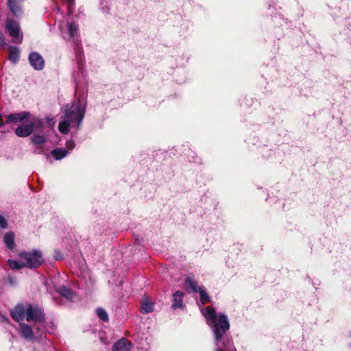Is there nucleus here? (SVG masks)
I'll use <instances>...</instances> for the list:
<instances>
[{
	"instance_id": "obj_19",
	"label": "nucleus",
	"mask_w": 351,
	"mask_h": 351,
	"mask_svg": "<svg viewBox=\"0 0 351 351\" xmlns=\"http://www.w3.org/2000/svg\"><path fill=\"white\" fill-rule=\"evenodd\" d=\"M70 125L71 123L69 121H66L65 119L60 121L58 124V130L60 132L64 134H68L70 130Z\"/></svg>"
},
{
	"instance_id": "obj_5",
	"label": "nucleus",
	"mask_w": 351,
	"mask_h": 351,
	"mask_svg": "<svg viewBox=\"0 0 351 351\" xmlns=\"http://www.w3.org/2000/svg\"><path fill=\"white\" fill-rule=\"evenodd\" d=\"M5 28L10 36L12 37L13 43H21L22 42L23 36H20V27L16 21L7 19L5 21Z\"/></svg>"
},
{
	"instance_id": "obj_14",
	"label": "nucleus",
	"mask_w": 351,
	"mask_h": 351,
	"mask_svg": "<svg viewBox=\"0 0 351 351\" xmlns=\"http://www.w3.org/2000/svg\"><path fill=\"white\" fill-rule=\"evenodd\" d=\"M184 293L182 291H177L173 294V302L171 305L172 308L176 309L183 306L182 298Z\"/></svg>"
},
{
	"instance_id": "obj_28",
	"label": "nucleus",
	"mask_w": 351,
	"mask_h": 351,
	"mask_svg": "<svg viewBox=\"0 0 351 351\" xmlns=\"http://www.w3.org/2000/svg\"><path fill=\"white\" fill-rule=\"evenodd\" d=\"M8 226V223L5 219L0 215V227L2 228H5Z\"/></svg>"
},
{
	"instance_id": "obj_7",
	"label": "nucleus",
	"mask_w": 351,
	"mask_h": 351,
	"mask_svg": "<svg viewBox=\"0 0 351 351\" xmlns=\"http://www.w3.org/2000/svg\"><path fill=\"white\" fill-rule=\"evenodd\" d=\"M84 112L85 111H65L66 114L64 118L69 121L71 124L76 123L77 126L79 127L84 117Z\"/></svg>"
},
{
	"instance_id": "obj_10",
	"label": "nucleus",
	"mask_w": 351,
	"mask_h": 351,
	"mask_svg": "<svg viewBox=\"0 0 351 351\" xmlns=\"http://www.w3.org/2000/svg\"><path fill=\"white\" fill-rule=\"evenodd\" d=\"M21 333L23 337L26 339L33 340L35 337L32 327L25 323L20 324Z\"/></svg>"
},
{
	"instance_id": "obj_11",
	"label": "nucleus",
	"mask_w": 351,
	"mask_h": 351,
	"mask_svg": "<svg viewBox=\"0 0 351 351\" xmlns=\"http://www.w3.org/2000/svg\"><path fill=\"white\" fill-rule=\"evenodd\" d=\"M184 285H185L186 291L189 293H197L199 291V288H202L201 287L198 286V283L195 280H194L190 277H187L185 279Z\"/></svg>"
},
{
	"instance_id": "obj_25",
	"label": "nucleus",
	"mask_w": 351,
	"mask_h": 351,
	"mask_svg": "<svg viewBox=\"0 0 351 351\" xmlns=\"http://www.w3.org/2000/svg\"><path fill=\"white\" fill-rule=\"evenodd\" d=\"M77 27L74 23H68V31L71 37H74L77 34Z\"/></svg>"
},
{
	"instance_id": "obj_29",
	"label": "nucleus",
	"mask_w": 351,
	"mask_h": 351,
	"mask_svg": "<svg viewBox=\"0 0 351 351\" xmlns=\"http://www.w3.org/2000/svg\"><path fill=\"white\" fill-rule=\"evenodd\" d=\"M226 351H237V350L235 349V348H234L232 343L229 341L228 348V350H226Z\"/></svg>"
},
{
	"instance_id": "obj_27",
	"label": "nucleus",
	"mask_w": 351,
	"mask_h": 351,
	"mask_svg": "<svg viewBox=\"0 0 351 351\" xmlns=\"http://www.w3.org/2000/svg\"><path fill=\"white\" fill-rule=\"evenodd\" d=\"M75 143L74 141L69 140L66 143V147L67 148V150H72L75 147Z\"/></svg>"
},
{
	"instance_id": "obj_31",
	"label": "nucleus",
	"mask_w": 351,
	"mask_h": 351,
	"mask_svg": "<svg viewBox=\"0 0 351 351\" xmlns=\"http://www.w3.org/2000/svg\"><path fill=\"white\" fill-rule=\"evenodd\" d=\"M3 125V119H2V116L0 114V127H1Z\"/></svg>"
},
{
	"instance_id": "obj_2",
	"label": "nucleus",
	"mask_w": 351,
	"mask_h": 351,
	"mask_svg": "<svg viewBox=\"0 0 351 351\" xmlns=\"http://www.w3.org/2000/svg\"><path fill=\"white\" fill-rule=\"evenodd\" d=\"M206 323L210 326L215 335V339L219 343L220 339H224V334L230 329V323L227 315L223 313H219L218 315L213 306L205 307L202 311Z\"/></svg>"
},
{
	"instance_id": "obj_3",
	"label": "nucleus",
	"mask_w": 351,
	"mask_h": 351,
	"mask_svg": "<svg viewBox=\"0 0 351 351\" xmlns=\"http://www.w3.org/2000/svg\"><path fill=\"white\" fill-rule=\"evenodd\" d=\"M19 256L21 261L24 262L25 267L29 269H36L44 262L42 253L38 250L23 251L19 253Z\"/></svg>"
},
{
	"instance_id": "obj_9",
	"label": "nucleus",
	"mask_w": 351,
	"mask_h": 351,
	"mask_svg": "<svg viewBox=\"0 0 351 351\" xmlns=\"http://www.w3.org/2000/svg\"><path fill=\"white\" fill-rule=\"evenodd\" d=\"M132 343L126 338H121L112 346V351H130Z\"/></svg>"
},
{
	"instance_id": "obj_1",
	"label": "nucleus",
	"mask_w": 351,
	"mask_h": 351,
	"mask_svg": "<svg viewBox=\"0 0 351 351\" xmlns=\"http://www.w3.org/2000/svg\"><path fill=\"white\" fill-rule=\"evenodd\" d=\"M8 122H22L15 130V134L19 137H27L34 130L42 131L44 126L40 118L30 117L29 112L10 114Z\"/></svg>"
},
{
	"instance_id": "obj_6",
	"label": "nucleus",
	"mask_w": 351,
	"mask_h": 351,
	"mask_svg": "<svg viewBox=\"0 0 351 351\" xmlns=\"http://www.w3.org/2000/svg\"><path fill=\"white\" fill-rule=\"evenodd\" d=\"M26 311H27V306L25 308L23 304H19L10 311V315L15 322H19L26 317Z\"/></svg>"
},
{
	"instance_id": "obj_26",
	"label": "nucleus",
	"mask_w": 351,
	"mask_h": 351,
	"mask_svg": "<svg viewBox=\"0 0 351 351\" xmlns=\"http://www.w3.org/2000/svg\"><path fill=\"white\" fill-rule=\"evenodd\" d=\"M66 4L68 13L71 14L73 12V8L75 5V0H64Z\"/></svg>"
},
{
	"instance_id": "obj_23",
	"label": "nucleus",
	"mask_w": 351,
	"mask_h": 351,
	"mask_svg": "<svg viewBox=\"0 0 351 351\" xmlns=\"http://www.w3.org/2000/svg\"><path fill=\"white\" fill-rule=\"evenodd\" d=\"M216 341V346H217V348L215 350V351H226L228 348V343L229 341L226 340L224 339H220L219 343H217V341Z\"/></svg>"
},
{
	"instance_id": "obj_17",
	"label": "nucleus",
	"mask_w": 351,
	"mask_h": 351,
	"mask_svg": "<svg viewBox=\"0 0 351 351\" xmlns=\"http://www.w3.org/2000/svg\"><path fill=\"white\" fill-rule=\"evenodd\" d=\"M68 152L69 151L66 149L56 148L52 150L51 154L56 160H61L67 155Z\"/></svg>"
},
{
	"instance_id": "obj_18",
	"label": "nucleus",
	"mask_w": 351,
	"mask_h": 351,
	"mask_svg": "<svg viewBox=\"0 0 351 351\" xmlns=\"http://www.w3.org/2000/svg\"><path fill=\"white\" fill-rule=\"evenodd\" d=\"M154 311V304L148 299L143 300L141 302V312L143 313H149Z\"/></svg>"
},
{
	"instance_id": "obj_13",
	"label": "nucleus",
	"mask_w": 351,
	"mask_h": 351,
	"mask_svg": "<svg viewBox=\"0 0 351 351\" xmlns=\"http://www.w3.org/2000/svg\"><path fill=\"white\" fill-rule=\"evenodd\" d=\"M8 8L10 12L16 16L22 15L23 11L16 0H8Z\"/></svg>"
},
{
	"instance_id": "obj_22",
	"label": "nucleus",
	"mask_w": 351,
	"mask_h": 351,
	"mask_svg": "<svg viewBox=\"0 0 351 351\" xmlns=\"http://www.w3.org/2000/svg\"><path fill=\"white\" fill-rule=\"evenodd\" d=\"M22 263H19L18 261H14V260H10L9 259L8 261V265L10 266V267L12 269H22L23 267H25V265L24 264V262L23 261H21Z\"/></svg>"
},
{
	"instance_id": "obj_15",
	"label": "nucleus",
	"mask_w": 351,
	"mask_h": 351,
	"mask_svg": "<svg viewBox=\"0 0 351 351\" xmlns=\"http://www.w3.org/2000/svg\"><path fill=\"white\" fill-rule=\"evenodd\" d=\"M56 291L63 298L68 300H72L73 297V290L67 287L62 286L56 289Z\"/></svg>"
},
{
	"instance_id": "obj_4",
	"label": "nucleus",
	"mask_w": 351,
	"mask_h": 351,
	"mask_svg": "<svg viewBox=\"0 0 351 351\" xmlns=\"http://www.w3.org/2000/svg\"><path fill=\"white\" fill-rule=\"evenodd\" d=\"M27 322H34L36 323H43L45 322V314L43 310L38 306H34L32 304H27V311H26Z\"/></svg>"
},
{
	"instance_id": "obj_12",
	"label": "nucleus",
	"mask_w": 351,
	"mask_h": 351,
	"mask_svg": "<svg viewBox=\"0 0 351 351\" xmlns=\"http://www.w3.org/2000/svg\"><path fill=\"white\" fill-rule=\"evenodd\" d=\"M8 59L14 64H16L19 60L20 50L17 47L8 46Z\"/></svg>"
},
{
	"instance_id": "obj_24",
	"label": "nucleus",
	"mask_w": 351,
	"mask_h": 351,
	"mask_svg": "<svg viewBox=\"0 0 351 351\" xmlns=\"http://www.w3.org/2000/svg\"><path fill=\"white\" fill-rule=\"evenodd\" d=\"M32 141L35 145H41L45 142V138L43 135L35 134L32 136Z\"/></svg>"
},
{
	"instance_id": "obj_8",
	"label": "nucleus",
	"mask_w": 351,
	"mask_h": 351,
	"mask_svg": "<svg viewBox=\"0 0 351 351\" xmlns=\"http://www.w3.org/2000/svg\"><path fill=\"white\" fill-rule=\"evenodd\" d=\"M29 61L31 66L37 71L44 68L45 61L43 57L37 52H32L29 55Z\"/></svg>"
},
{
	"instance_id": "obj_30",
	"label": "nucleus",
	"mask_w": 351,
	"mask_h": 351,
	"mask_svg": "<svg viewBox=\"0 0 351 351\" xmlns=\"http://www.w3.org/2000/svg\"><path fill=\"white\" fill-rule=\"evenodd\" d=\"M5 41H4V36L3 34L0 32V45H4Z\"/></svg>"
},
{
	"instance_id": "obj_32",
	"label": "nucleus",
	"mask_w": 351,
	"mask_h": 351,
	"mask_svg": "<svg viewBox=\"0 0 351 351\" xmlns=\"http://www.w3.org/2000/svg\"><path fill=\"white\" fill-rule=\"evenodd\" d=\"M57 12H60V8L59 7L57 8Z\"/></svg>"
},
{
	"instance_id": "obj_16",
	"label": "nucleus",
	"mask_w": 351,
	"mask_h": 351,
	"mask_svg": "<svg viewBox=\"0 0 351 351\" xmlns=\"http://www.w3.org/2000/svg\"><path fill=\"white\" fill-rule=\"evenodd\" d=\"M3 241L9 250H13L15 247L14 234L12 232H8L3 236Z\"/></svg>"
},
{
	"instance_id": "obj_20",
	"label": "nucleus",
	"mask_w": 351,
	"mask_h": 351,
	"mask_svg": "<svg viewBox=\"0 0 351 351\" xmlns=\"http://www.w3.org/2000/svg\"><path fill=\"white\" fill-rule=\"evenodd\" d=\"M96 314L97 317L103 322H107L109 321L108 314L103 308H97L96 310Z\"/></svg>"
},
{
	"instance_id": "obj_21",
	"label": "nucleus",
	"mask_w": 351,
	"mask_h": 351,
	"mask_svg": "<svg viewBox=\"0 0 351 351\" xmlns=\"http://www.w3.org/2000/svg\"><path fill=\"white\" fill-rule=\"evenodd\" d=\"M198 293L200 294V301L202 304H206L210 302V296L203 288H199Z\"/></svg>"
}]
</instances>
